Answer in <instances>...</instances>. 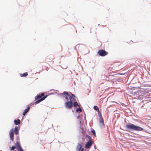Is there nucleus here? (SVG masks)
Masks as SVG:
<instances>
[{"label":"nucleus","mask_w":151,"mask_h":151,"mask_svg":"<svg viewBox=\"0 0 151 151\" xmlns=\"http://www.w3.org/2000/svg\"><path fill=\"white\" fill-rule=\"evenodd\" d=\"M71 93V95H70L68 94L67 92L66 91H64L62 93L63 95L66 96L65 98L67 101H68V99H69V101L66 102L65 104V107L68 109H70L73 107V102L75 98L74 95L72 93Z\"/></svg>","instance_id":"1"},{"label":"nucleus","mask_w":151,"mask_h":151,"mask_svg":"<svg viewBox=\"0 0 151 151\" xmlns=\"http://www.w3.org/2000/svg\"><path fill=\"white\" fill-rule=\"evenodd\" d=\"M126 128L128 130H134L136 131H141L143 130L142 127L136 126L131 123L126 125Z\"/></svg>","instance_id":"2"},{"label":"nucleus","mask_w":151,"mask_h":151,"mask_svg":"<svg viewBox=\"0 0 151 151\" xmlns=\"http://www.w3.org/2000/svg\"><path fill=\"white\" fill-rule=\"evenodd\" d=\"M44 96V94L43 93H42L41 95H38L37 96L36 98H35L36 100H38L37 101L35 104H37L39 103L40 101L43 100L45 99L47 97V96H44L42 98V96Z\"/></svg>","instance_id":"3"},{"label":"nucleus","mask_w":151,"mask_h":151,"mask_svg":"<svg viewBox=\"0 0 151 151\" xmlns=\"http://www.w3.org/2000/svg\"><path fill=\"white\" fill-rule=\"evenodd\" d=\"M98 54L100 56H104L107 55L108 54V53L104 50H100L98 51Z\"/></svg>","instance_id":"4"},{"label":"nucleus","mask_w":151,"mask_h":151,"mask_svg":"<svg viewBox=\"0 0 151 151\" xmlns=\"http://www.w3.org/2000/svg\"><path fill=\"white\" fill-rule=\"evenodd\" d=\"M9 134L10 139L12 141H13L14 140L13 128L10 130Z\"/></svg>","instance_id":"5"},{"label":"nucleus","mask_w":151,"mask_h":151,"mask_svg":"<svg viewBox=\"0 0 151 151\" xmlns=\"http://www.w3.org/2000/svg\"><path fill=\"white\" fill-rule=\"evenodd\" d=\"M93 142L92 140H89L86 144L85 147L86 148H89L92 145Z\"/></svg>","instance_id":"6"},{"label":"nucleus","mask_w":151,"mask_h":151,"mask_svg":"<svg viewBox=\"0 0 151 151\" xmlns=\"http://www.w3.org/2000/svg\"><path fill=\"white\" fill-rule=\"evenodd\" d=\"M15 145L18 150H19L20 151H24L21 148L20 144L18 142H17L15 144Z\"/></svg>","instance_id":"7"},{"label":"nucleus","mask_w":151,"mask_h":151,"mask_svg":"<svg viewBox=\"0 0 151 151\" xmlns=\"http://www.w3.org/2000/svg\"><path fill=\"white\" fill-rule=\"evenodd\" d=\"M54 58V57L53 55H50L47 57V59L48 60V61L50 62L53 60Z\"/></svg>","instance_id":"8"},{"label":"nucleus","mask_w":151,"mask_h":151,"mask_svg":"<svg viewBox=\"0 0 151 151\" xmlns=\"http://www.w3.org/2000/svg\"><path fill=\"white\" fill-rule=\"evenodd\" d=\"M82 145L80 144H78L77 145L76 148L77 151H80L81 149L82 148Z\"/></svg>","instance_id":"9"},{"label":"nucleus","mask_w":151,"mask_h":151,"mask_svg":"<svg viewBox=\"0 0 151 151\" xmlns=\"http://www.w3.org/2000/svg\"><path fill=\"white\" fill-rule=\"evenodd\" d=\"M14 132L16 134H19V128L17 126H16L14 128Z\"/></svg>","instance_id":"10"},{"label":"nucleus","mask_w":151,"mask_h":151,"mask_svg":"<svg viewBox=\"0 0 151 151\" xmlns=\"http://www.w3.org/2000/svg\"><path fill=\"white\" fill-rule=\"evenodd\" d=\"M100 124L102 126H104V124L102 117L101 116L100 119Z\"/></svg>","instance_id":"11"},{"label":"nucleus","mask_w":151,"mask_h":151,"mask_svg":"<svg viewBox=\"0 0 151 151\" xmlns=\"http://www.w3.org/2000/svg\"><path fill=\"white\" fill-rule=\"evenodd\" d=\"M30 107L29 106H28L27 108L25 110L24 112L23 113V116H24L26 113L29 111V110Z\"/></svg>","instance_id":"12"},{"label":"nucleus","mask_w":151,"mask_h":151,"mask_svg":"<svg viewBox=\"0 0 151 151\" xmlns=\"http://www.w3.org/2000/svg\"><path fill=\"white\" fill-rule=\"evenodd\" d=\"M14 122L16 125H18L20 124V121L19 119L17 120L15 119L14 121Z\"/></svg>","instance_id":"13"},{"label":"nucleus","mask_w":151,"mask_h":151,"mask_svg":"<svg viewBox=\"0 0 151 151\" xmlns=\"http://www.w3.org/2000/svg\"><path fill=\"white\" fill-rule=\"evenodd\" d=\"M28 75L27 72L24 73L23 74H20V75L21 77H25L27 76Z\"/></svg>","instance_id":"14"},{"label":"nucleus","mask_w":151,"mask_h":151,"mask_svg":"<svg viewBox=\"0 0 151 151\" xmlns=\"http://www.w3.org/2000/svg\"><path fill=\"white\" fill-rule=\"evenodd\" d=\"M73 105L75 107H76L77 106H78L79 107V105L78 104V103L77 102H74L73 104Z\"/></svg>","instance_id":"15"},{"label":"nucleus","mask_w":151,"mask_h":151,"mask_svg":"<svg viewBox=\"0 0 151 151\" xmlns=\"http://www.w3.org/2000/svg\"><path fill=\"white\" fill-rule=\"evenodd\" d=\"M93 109H95V110L97 111L98 110H99V108L97 106H93Z\"/></svg>","instance_id":"16"},{"label":"nucleus","mask_w":151,"mask_h":151,"mask_svg":"<svg viewBox=\"0 0 151 151\" xmlns=\"http://www.w3.org/2000/svg\"><path fill=\"white\" fill-rule=\"evenodd\" d=\"M76 112H78L79 111L81 112L82 111V110H81V109L79 107L78 109V108L77 109H76Z\"/></svg>","instance_id":"17"},{"label":"nucleus","mask_w":151,"mask_h":151,"mask_svg":"<svg viewBox=\"0 0 151 151\" xmlns=\"http://www.w3.org/2000/svg\"><path fill=\"white\" fill-rule=\"evenodd\" d=\"M17 148V147L14 146H12V147L11 148V149L10 150H14V149L15 148Z\"/></svg>","instance_id":"18"},{"label":"nucleus","mask_w":151,"mask_h":151,"mask_svg":"<svg viewBox=\"0 0 151 151\" xmlns=\"http://www.w3.org/2000/svg\"><path fill=\"white\" fill-rule=\"evenodd\" d=\"M86 137L88 138V139L89 140H92L91 137L89 135H86Z\"/></svg>","instance_id":"19"},{"label":"nucleus","mask_w":151,"mask_h":151,"mask_svg":"<svg viewBox=\"0 0 151 151\" xmlns=\"http://www.w3.org/2000/svg\"><path fill=\"white\" fill-rule=\"evenodd\" d=\"M92 133L94 135H96V132L94 130H92L91 131Z\"/></svg>","instance_id":"20"},{"label":"nucleus","mask_w":151,"mask_h":151,"mask_svg":"<svg viewBox=\"0 0 151 151\" xmlns=\"http://www.w3.org/2000/svg\"><path fill=\"white\" fill-rule=\"evenodd\" d=\"M73 30H74L73 33L75 34L77 32V31L76 28L75 27H74Z\"/></svg>","instance_id":"21"},{"label":"nucleus","mask_w":151,"mask_h":151,"mask_svg":"<svg viewBox=\"0 0 151 151\" xmlns=\"http://www.w3.org/2000/svg\"><path fill=\"white\" fill-rule=\"evenodd\" d=\"M97 111H98V113H99L100 114V113L99 112V110H98Z\"/></svg>","instance_id":"22"},{"label":"nucleus","mask_w":151,"mask_h":151,"mask_svg":"<svg viewBox=\"0 0 151 151\" xmlns=\"http://www.w3.org/2000/svg\"><path fill=\"white\" fill-rule=\"evenodd\" d=\"M81 151H83V148H81Z\"/></svg>","instance_id":"23"}]
</instances>
